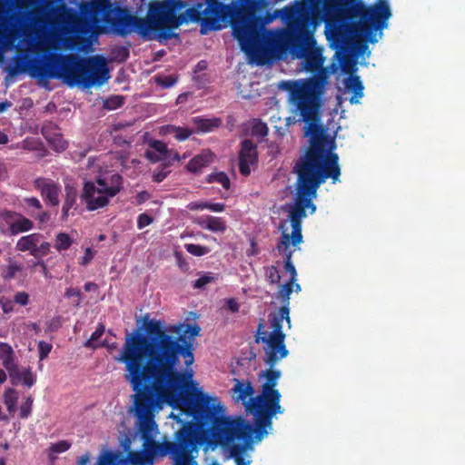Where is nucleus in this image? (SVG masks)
I'll list each match as a JSON object with an SVG mask.
<instances>
[{
    "mask_svg": "<svg viewBox=\"0 0 465 465\" xmlns=\"http://www.w3.org/2000/svg\"><path fill=\"white\" fill-rule=\"evenodd\" d=\"M184 248L190 254L194 256H203L210 252L209 247L199 244L186 243Z\"/></svg>",
    "mask_w": 465,
    "mask_h": 465,
    "instance_id": "ea45409f",
    "label": "nucleus"
},
{
    "mask_svg": "<svg viewBox=\"0 0 465 465\" xmlns=\"http://www.w3.org/2000/svg\"><path fill=\"white\" fill-rule=\"evenodd\" d=\"M35 376L33 374L30 369H25L22 371L21 381L22 383L27 387H32L35 383Z\"/></svg>",
    "mask_w": 465,
    "mask_h": 465,
    "instance_id": "49530a36",
    "label": "nucleus"
},
{
    "mask_svg": "<svg viewBox=\"0 0 465 465\" xmlns=\"http://www.w3.org/2000/svg\"><path fill=\"white\" fill-rule=\"evenodd\" d=\"M156 6L157 2L150 5L145 18L134 15L125 8L114 7L110 3L99 5L97 11L102 19L112 26L114 32L122 37L136 33L144 41L157 40L160 43L179 38V34L172 31L176 27L159 22L157 16L152 12Z\"/></svg>",
    "mask_w": 465,
    "mask_h": 465,
    "instance_id": "0eeeda50",
    "label": "nucleus"
},
{
    "mask_svg": "<svg viewBox=\"0 0 465 465\" xmlns=\"http://www.w3.org/2000/svg\"><path fill=\"white\" fill-rule=\"evenodd\" d=\"M71 448V443L67 440H60L56 443L51 444L48 448V458L54 461L56 459V455L59 453L65 452Z\"/></svg>",
    "mask_w": 465,
    "mask_h": 465,
    "instance_id": "c756f323",
    "label": "nucleus"
},
{
    "mask_svg": "<svg viewBox=\"0 0 465 465\" xmlns=\"http://www.w3.org/2000/svg\"><path fill=\"white\" fill-rule=\"evenodd\" d=\"M127 459L133 465H153V460L143 448L142 451H130Z\"/></svg>",
    "mask_w": 465,
    "mask_h": 465,
    "instance_id": "a878e982",
    "label": "nucleus"
},
{
    "mask_svg": "<svg viewBox=\"0 0 465 465\" xmlns=\"http://www.w3.org/2000/svg\"><path fill=\"white\" fill-rule=\"evenodd\" d=\"M0 305L5 313L11 312L14 308V302L12 301H5L4 298L0 299Z\"/></svg>",
    "mask_w": 465,
    "mask_h": 465,
    "instance_id": "bf43d9fd",
    "label": "nucleus"
},
{
    "mask_svg": "<svg viewBox=\"0 0 465 465\" xmlns=\"http://www.w3.org/2000/svg\"><path fill=\"white\" fill-rule=\"evenodd\" d=\"M71 244L72 239L67 233L59 232L56 235L54 247L56 248L57 251H65L71 246Z\"/></svg>",
    "mask_w": 465,
    "mask_h": 465,
    "instance_id": "c9c22d12",
    "label": "nucleus"
},
{
    "mask_svg": "<svg viewBox=\"0 0 465 465\" xmlns=\"http://www.w3.org/2000/svg\"><path fill=\"white\" fill-rule=\"evenodd\" d=\"M93 258V252L90 248L85 250V254L83 257L82 264H87Z\"/></svg>",
    "mask_w": 465,
    "mask_h": 465,
    "instance_id": "338daca9",
    "label": "nucleus"
},
{
    "mask_svg": "<svg viewBox=\"0 0 465 465\" xmlns=\"http://www.w3.org/2000/svg\"><path fill=\"white\" fill-rule=\"evenodd\" d=\"M169 334L162 320L143 317V325L125 337L117 361L124 364V379L134 392L133 411L143 448L153 461L169 456L173 465H185L191 450L203 440L196 415L206 393L189 391L185 373L178 371L181 358L186 368L194 362V341L201 328L179 323Z\"/></svg>",
    "mask_w": 465,
    "mask_h": 465,
    "instance_id": "f257e3e1",
    "label": "nucleus"
},
{
    "mask_svg": "<svg viewBox=\"0 0 465 465\" xmlns=\"http://www.w3.org/2000/svg\"><path fill=\"white\" fill-rule=\"evenodd\" d=\"M213 156L211 150H203L199 154L190 160L186 165V169L191 173H197L213 162Z\"/></svg>",
    "mask_w": 465,
    "mask_h": 465,
    "instance_id": "a211bd4d",
    "label": "nucleus"
},
{
    "mask_svg": "<svg viewBox=\"0 0 465 465\" xmlns=\"http://www.w3.org/2000/svg\"><path fill=\"white\" fill-rule=\"evenodd\" d=\"M30 71L39 78L62 79L68 86L84 89L101 85L110 78L106 59L102 55L81 57L55 51L29 57L27 54H15L9 73L17 75Z\"/></svg>",
    "mask_w": 465,
    "mask_h": 465,
    "instance_id": "20e7f679",
    "label": "nucleus"
},
{
    "mask_svg": "<svg viewBox=\"0 0 465 465\" xmlns=\"http://www.w3.org/2000/svg\"><path fill=\"white\" fill-rule=\"evenodd\" d=\"M207 209L212 212L220 213V212L224 211L225 204L223 203H208Z\"/></svg>",
    "mask_w": 465,
    "mask_h": 465,
    "instance_id": "052dcab7",
    "label": "nucleus"
},
{
    "mask_svg": "<svg viewBox=\"0 0 465 465\" xmlns=\"http://www.w3.org/2000/svg\"><path fill=\"white\" fill-rule=\"evenodd\" d=\"M210 222L211 225L209 227L211 232L223 233L226 231L227 226L223 218L212 216Z\"/></svg>",
    "mask_w": 465,
    "mask_h": 465,
    "instance_id": "79ce46f5",
    "label": "nucleus"
},
{
    "mask_svg": "<svg viewBox=\"0 0 465 465\" xmlns=\"http://www.w3.org/2000/svg\"><path fill=\"white\" fill-rule=\"evenodd\" d=\"M114 59L124 62L129 57V49L125 46H117L112 50Z\"/></svg>",
    "mask_w": 465,
    "mask_h": 465,
    "instance_id": "c03bdc74",
    "label": "nucleus"
},
{
    "mask_svg": "<svg viewBox=\"0 0 465 465\" xmlns=\"http://www.w3.org/2000/svg\"><path fill=\"white\" fill-rule=\"evenodd\" d=\"M168 173L169 172L166 171L165 168H161L160 170H156L153 172V180L155 183H161L166 178Z\"/></svg>",
    "mask_w": 465,
    "mask_h": 465,
    "instance_id": "864d4df0",
    "label": "nucleus"
},
{
    "mask_svg": "<svg viewBox=\"0 0 465 465\" xmlns=\"http://www.w3.org/2000/svg\"><path fill=\"white\" fill-rule=\"evenodd\" d=\"M236 383L232 389V391L237 393V400L244 401L247 397L252 396L254 392L252 385L251 382L247 381L246 383L240 381L239 380H235Z\"/></svg>",
    "mask_w": 465,
    "mask_h": 465,
    "instance_id": "393cba45",
    "label": "nucleus"
},
{
    "mask_svg": "<svg viewBox=\"0 0 465 465\" xmlns=\"http://www.w3.org/2000/svg\"><path fill=\"white\" fill-rule=\"evenodd\" d=\"M153 219L152 216L148 215L147 213H141L138 215V218H137V227L139 229H143L146 226H148L149 224H151L153 223Z\"/></svg>",
    "mask_w": 465,
    "mask_h": 465,
    "instance_id": "09e8293b",
    "label": "nucleus"
},
{
    "mask_svg": "<svg viewBox=\"0 0 465 465\" xmlns=\"http://www.w3.org/2000/svg\"><path fill=\"white\" fill-rule=\"evenodd\" d=\"M90 30L91 25L87 22H77L74 28L75 35L67 39V47L71 50L82 51L84 45H80V42H82L80 35H86Z\"/></svg>",
    "mask_w": 465,
    "mask_h": 465,
    "instance_id": "6ab92c4d",
    "label": "nucleus"
},
{
    "mask_svg": "<svg viewBox=\"0 0 465 465\" xmlns=\"http://www.w3.org/2000/svg\"><path fill=\"white\" fill-rule=\"evenodd\" d=\"M151 147L154 151L146 152V157L150 161L156 163L169 158V151L167 149V145L163 142L155 140L151 143Z\"/></svg>",
    "mask_w": 465,
    "mask_h": 465,
    "instance_id": "aec40b11",
    "label": "nucleus"
},
{
    "mask_svg": "<svg viewBox=\"0 0 465 465\" xmlns=\"http://www.w3.org/2000/svg\"><path fill=\"white\" fill-rule=\"evenodd\" d=\"M178 80L176 75H162L158 74L154 77V82L157 85L163 88H170L173 86Z\"/></svg>",
    "mask_w": 465,
    "mask_h": 465,
    "instance_id": "f704fd0d",
    "label": "nucleus"
},
{
    "mask_svg": "<svg viewBox=\"0 0 465 465\" xmlns=\"http://www.w3.org/2000/svg\"><path fill=\"white\" fill-rule=\"evenodd\" d=\"M90 461V454L85 453L80 456L77 460V465H87Z\"/></svg>",
    "mask_w": 465,
    "mask_h": 465,
    "instance_id": "69168bd1",
    "label": "nucleus"
},
{
    "mask_svg": "<svg viewBox=\"0 0 465 465\" xmlns=\"http://www.w3.org/2000/svg\"><path fill=\"white\" fill-rule=\"evenodd\" d=\"M35 187L52 206L59 204L60 187L54 182L46 178H37L35 181Z\"/></svg>",
    "mask_w": 465,
    "mask_h": 465,
    "instance_id": "f3484780",
    "label": "nucleus"
},
{
    "mask_svg": "<svg viewBox=\"0 0 465 465\" xmlns=\"http://www.w3.org/2000/svg\"><path fill=\"white\" fill-rule=\"evenodd\" d=\"M5 403L8 407V410H10L11 407L14 406L15 401L16 400V391L14 389L9 388L6 390V391L5 393Z\"/></svg>",
    "mask_w": 465,
    "mask_h": 465,
    "instance_id": "8fccbe9b",
    "label": "nucleus"
},
{
    "mask_svg": "<svg viewBox=\"0 0 465 465\" xmlns=\"http://www.w3.org/2000/svg\"><path fill=\"white\" fill-rule=\"evenodd\" d=\"M78 197V192L77 190L71 185L65 186V199L64 205H66V207L73 208L76 204Z\"/></svg>",
    "mask_w": 465,
    "mask_h": 465,
    "instance_id": "e433bc0d",
    "label": "nucleus"
},
{
    "mask_svg": "<svg viewBox=\"0 0 465 465\" xmlns=\"http://www.w3.org/2000/svg\"><path fill=\"white\" fill-rule=\"evenodd\" d=\"M337 148L333 138H328L322 129V183L331 179L332 183L340 180L341 168L339 163L340 157L335 152Z\"/></svg>",
    "mask_w": 465,
    "mask_h": 465,
    "instance_id": "ddd939ff",
    "label": "nucleus"
},
{
    "mask_svg": "<svg viewBox=\"0 0 465 465\" xmlns=\"http://www.w3.org/2000/svg\"><path fill=\"white\" fill-rule=\"evenodd\" d=\"M166 130L167 134H173L178 141H184L188 139L193 133V131L188 127L175 125H167Z\"/></svg>",
    "mask_w": 465,
    "mask_h": 465,
    "instance_id": "c85d7f7f",
    "label": "nucleus"
},
{
    "mask_svg": "<svg viewBox=\"0 0 465 465\" xmlns=\"http://www.w3.org/2000/svg\"><path fill=\"white\" fill-rule=\"evenodd\" d=\"M292 292H278V298L282 302V306L279 309L277 315H274L271 321L272 331L268 333L265 331L264 322L262 319L257 327L255 341L264 343V361L267 365L274 367L281 360L286 358L289 351L284 343L285 334L282 331V322L285 320L290 325V295Z\"/></svg>",
    "mask_w": 465,
    "mask_h": 465,
    "instance_id": "1a4fd4ad",
    "label": "nucleus"
},
{
    "mask_svg": "<svg viewBox=\"0 0 465 465\" xmlns=\"http://www.w3.org/2000/svg\"><path fill=\"white\" fill-rule=\"evenodd\" d=\"M104 333V326L103 324H99L96 328V330L91 334V337L89 338V340H87L85 342H84V346L86 348H93V349H95L97 348V344H95L94 342L101 338V336Z\"/></svg>",
    "mask_w": 465,
    "mask_h": 465,
    "instance_id": "a19ab883",
    "label": "nucleus"
},
{
    "mask_svg": "<svg viewBox=\"0 0 465 465\" xmlns=\"http://www.w3.org/2000/svg\"><path fill=\"white\" fill-rule=\"evenodd\" d=\"M257 159V145L252 140H243L241 143L239 153V170L241 174L248 176L251 173V165L256 164Z\"/></svg>",
    "mask_w": 465,
    "mask_h": 465,
    "instance_id": "dca6fc26",
    "label": "nucleus"
},
{
    "mask_svg": "<svg viewBox=\"0 0 465 465\" xmlns=\"http://www.w3.org/2000/svg\"><path fill=\"white\" fill-rule=\"evenodd\" d=\"M306 71L313 74L312 78L285 82L290 102L294 106L292 113L299 116L285 119V130L296 123H303V136L308 138L299 159L292 167L297 175L294 194H317L320 186V49L307 52L302 56Z\"/></svg>",
    "mask_w": 465,
    "mask_h": 465,
    "instance_id": "7ed1b4c3",
    "label": "nucleus"
},
{
    "mask_svg": "<svg viewBox=\"0 0 465 465\" xmlns=\"http://www.w3.org/2000/svg\"><path fill=\"white\" fill-rule=\"evenodd\" d=\"M391 15L390 5L384 0L373 5H365L360 0H322L324 35L334 51L329 65H325L326 58L322 54V94L327 78L341 70L348 74L343 78V88L352 94L350 103H360L364 96V84L355 72L359 57L369 47L362 36L367 35L369 42L376 43L373 32L387 27Z\"/></svg>",
    "mask_w": 465,
    "mask_h": 465,
    "instance_id": "f03ea898",
    "label": "nucleus"
},
{
    "mask_svg": "<svg viewBox=\"0 0 465 465\" xmlns=\"http://www.w3.org/2000/svg\"><path fill=\"white\" fill-rule=\"evenodd\" d=\"M33 398L32 396H29L26 398V400L25 401V402L22 403L21 407H20V418L21 419H27L30 414H31V411H32V406H33Z\"/></svg>",
    "mask_w": 465,
    "mask_h": 465,
    "instance_id": "37998d69",
    "label": "nucleus"
},
{
    "mask_svg": "<svg viewBox=\"0 0 465 465\" xmlns=\"http://www.w3.org/2000/svg\"><path fill=\"white\" fill-rule=\"evenodd\" d=\"M263 371L265 377V382L262 384V391H279L275 389L278 383V380L281 377V371L274 370V367H271Z\"/></svg>",
    "mask_w": 465,
    "mask_h": 465,
    "instance_id": "4be33fe9",
    "label": "nucleus"
},
{
    "mask_svg": "<svg viewBox=\"0 0 465 465\" xmlns=\"http://www.w3.org/2000/svg\"><path fill=\"white\" fill-rule=\"evenodd\" d=\"M52 348H53L52 344L48 343L45 341H41L38 342V351H39L40 361L45 360L48 356Z\"/></svg>",
    "mask_w": 465,
    "mask_h": 465,
    "instance_id": "de8ad7c7",
    "label": "nucleus"
},
{
    "mask_svg": "<svg viewBox=\"0 0 465 465\" xmlns=\"http://www.w3.org/2000/svg\"><path fill=\"white\" fill-rule=\"evenodd\" d=\"M22 208L31 217L38 213L43 209V205L40 201L35 197H27L23 199L21 203Z\"/></svg>",
    "mask_w": 465,
    "mask_h": 465,
    "instance_id": "cd10ccee",
    "label": "nucleus"
},
{
    "mask_svg": "<svg viewBox=\"0 0 465 465\" xmlns=\"http://www.w3.org/2000/svg\"><path fill=\"white\" fill-rule=\"evenodd\" d=\"M43 235L40 233H31L21 237L15 245L16 250L20 252H29L36 259H40L50 251V243L43 242Z\"/></svg>",
    "mask_w": 465,
    "mask_h": 465,
    "instance_id": "4468645a",
    "label": "nucleus"
},
{
    "mask_svg": "<svg viewBox=\"0 0 465 465\" xmlns=\"http://www.w3.org/2000/svg\"><path fill=\"white\" fill-rule=\"evenodd\" d=\"M5 370L8 371L12 384L17 385L22 377V371H19L17 364L14 363L11 368Z\"/></svg>",
    "mask_w": 465,
    "mask_h": 465,
    "instance_id": "a18cd8bd",
    "label": "nucleus"
},
{
    "mask_svg": "<svg viewBox=\"0 0 465 465\" xmlns=\"http://www.w3.org/2000/svg\"><path fill=\"white\" fill-rule=\"evenodd\" d=\"M21 213L10 211V210H3L0 212V219L8 225L9 232L12 229V226L15 224V221L19 217Z\"/></svg>",
    "mask_w": 465,
    "mask_h": 465,
    "instance_id": "58836bf2",
    "label": "nucleus"
},
{
    "mask_svg": "<svg viewBox=\"0 0 465 465\" xmlns=\"http://www.w3.org/2000/svg\"><path fill=\"white\" fill-rule=\"evenodd\" d=\"M208 183H218L223 185V187L226 190L230 188V179L228 175L223 172L213 173L207 176Z\"/></svg>",
    "mask_w": 465,
    "mask_h": 465,
    "instance_id": "72a5a7b5",
    "label": "nucleus"
},
{
    "mask_svg": "<svg viewBox=\"0 0 465 465\" xmlns=\"http://www.w3.org/2000/svg\"><path fill=\"white\" fill-rule=\"evenodd\" d=\"M0 360L5 369H9L15 362V351L10 344L0 342Z\"/></svg>",
    "mask_w": 465,
    "mask_h": 465,
    "instance_id": "b1692460",
    "label": "nucleus"
},
{
    "mask_svg": "<svg viewBox=\"0 0 465 465\" xmlns=\"http://www.w3.org/2000/svg\"><path fill=\"white\" fill-rule=\"evenodd\" d=\"M124 459L120 453L112 450H104L98 457L96 465H121Z\"/></svg>",
    "mask_w": 465,
    "mask_h": 465,
    "instance_id": "5701e85b",
    "label": "nucleus"
},
{
    "mask_svg": "<svg viewBox=\"0 0 465 465\" xmlns=\"http://www.w3.org/2000/svg\"><path fill=\"white\" fill-rule=\"evenodd\" d=\"M199 452V447H196L194 450H191L188 455V460L185 462V465H197L195 460L197 454ZM211 465H220L217 461H213Z\"/></svg>",
    "mask_w": 465,
    "mask_h": 465,
    "instance_id": "3c124183",
    "label": "nucleus"
},
{
    "mask_svg": "<svg viewBox=\"0 0 465 465\" xmlns=\"http://www.w3.org/2000/svg\"><path fill=\"white\" fill-rule=\"evenodd\" d=\"M281 398L280 391H262V395L251 398L247 410L254 416L262 417V422L269 421L277 413L284 411L280 404Z\"/></svg>",
    "mask_w": 465,
    "mask_h": 465,
    "instance_id": "f8f14e48",
    "label": "nucleus"
},
{
    "mask_svg": "<svg viewBox=\"0 0 465 465\" xmlns=\"http://www.w3.org/2000/svg\"><path fill=\"white\" fill-rule=\"evenodd\" d=\"M271 153L277 154L280 153V146L276 142H272L269 144Z\"/></svg>",
    "mask_w": 465,
    "mask_h": 465,
    "instance_id": "774afa93",
    "label": "nucleus"
},
{
    "mask_svg": "<svg viewBox=\"0 0 465 465\" xmlns=\"http://www.w3.org/2000/svg\"><path fill=\"white\" fill-rule=\"evenodd\" d=\"M34 228V223L24 215L20 214L9 232L11 235L28 232Z\"/></svg>",
    "mask_w": 465,
    "mask_h": 465,
    "instance_id": "bb28decb",
    "label": "nucleus"
},
{
    "mask_svg": "<svg viewBox=\"0 0 465 465\" xmlns=\"http://www.w3.org/2000/svg\"><path fill=\"white\" fill-rule=\"evenodd\" d=\"M124 104V97L122 95H112L104 102V107L107 110H115Z\"/></svg>",
    "mask_w": 465,
    "mask_h": 465,
    "instance_id": "4c0bfd02",
    "label": "nucleus"
},
{
    "mask_svg": "<svg viewBox=\"0 0 465 465\" xmlns=\"http://www.w3.org/2000/svg\"><path fill=\"white\" fill-rule=\"evenodd\" d=\"M198 275V279H196L193 283V287L195 289L204 288L207 284L215 282L218 276L211 272L205 273L199 272Z\"/></svg>",
    "mask_w": 465,
    "mask_h": 465,
    "instance_id": "473e14b6",
    "label": "nucleus"
},
{
    "mask_svg": "<svg viewBox=\"0 0 465 465\" xmlns=\"http://www.w3.org/2000/svg\"><path fill=\"white\" fill-rule=\"evenodd\" d=\"M237 5L232 6L219 0H205L200 31L203 35L207 30H218V24L230 17L232 35L239 42L242 51L254 56L262 46L265 26L273 20V16L255 15L262 7L259 0H238Z\"/></svg>",
    "mask_w": 465,
    "mask_h": 465,
    "instance_id": "39448f33",
    "label": "nucleus"
},
{
    "mask_svg": "<svg viewBox=\"0 0 465 465\" xmlns=\"http://www.w3.org/2000/svg\"><path fill=\"white\" fill-rule=\"evenodd\" d=\"M15 302L21 305H25L28 302V295L26 292H16Z\"/></svg>",
    "mask_w": 465,
    "mask_h": 465,
    "instance_id": "13d9d810",
    "label": "nucleus"
},
{
    "mask_svg": "<svg viewBox=\"0 0 465 465\" xmlns=\"http://www.w3.org/2000/svg\"><path fill=\"white\" fill-rule=\"evenodd\" d=\"M33 217L37 219L41 223H45L49 221L50 214L47 212L43 211L42 209L41 211H39L38 213L35 214V216Z\"/></svg>",
    "mask_w": 465,
    "mask_h": 465,
    "instance_id": "680f3d73",
    "label": "nucleus"
},
{
    "mask_svg": "<svg viewBox=\"0 0 465 465\" xmlns=\"http://www.w3.org/2000/svg\"><path fill=\"white\" fill-rule=\"evenodd\" d=\"M211 217L212 216H210V215L209 216H205V217H200V218L197 219L196 223L200 227L210 231V227L209 226L211 225V222H210L211 221Z\"/></svg>",
    "mask_w": 465,
    "mask_h": 465,
    "instance_id": "4d7b16f0",
    "label": "nucleus"
},
{
    "mask_svg": "<svg viewBox=\"0 0 465 465\" xmlns=\"http://www.w3.org/2000/svg\"><path fill=\"white\" fill-rule=\"evenodd\" d=\"M186 6L183 0H163L157 2V6L152 11L159 22L165 23L172 27H179L188 22H201L203 15L204 3L197 1L196 4L183 13L177 15Z\"/></svg>",
    "mask_w": 465,
    "mask_h": 465,
    "instance_id": "9d476101",
    "label": "nucleus"
},
{
    "mask_svg": "<svg viewBox=\"0 0 465 465\" xmlns=\"http://www.w3.org/2000/svg\"><path fill=\"white\" fill-rule=\"evenodd\" d=\"M149 198H150V193H147L146 191L138 193L135 197L137 204H142L145 201L149 200Z\"/></svg>",
    "mask_w": 465,
    "mask_h": 465,
    "instance_id": "0e129e2a",
    "label": "nucleus"
},
{
    "mask_svg": "<svg viewBox=\"0 0 465 465\" xmlns=\"http://www.w3.org/2000/svg\"><path fill=\"white\" fill-rule=\"evenodd\" d=\"M317 194H293V203L282 207L283 211L288 213V219L282 221L279 226L282 232L280 241L276 245L279 254L283 256L284 269L289 273L287 282L281 285V291H292L293 282L296 277V270L292 262V255L297 244L302 242V220L306 216V212L314 213L316 205L313 200Z\"/></svg>",
    "mask_w": 465,
    "mask_h": 465,
    "instance_id": "6e6552de",
    "label": "nucleus"
},
{
    "mask_svg": "<svg viewBox=\"0 0 465 465\" xmlns=\"http://www.w3.org/2000/svg\"><path fill=\"white\" fill-rule=\"evenodd\" d=\"M208 203L207 202H192L188 204V209L191 211L203 210L207 209Z\"/></svg>",
    "mask_w": 465,
    "mask_h": 465,
    "instance_id": "6e6d98bb",
    "label": "nucleus"
},
{
    "mask_svg": "<svg viewBox=\"0 0 465 465\" xmlns=\"http://www.w3.org/2000/svg\"><path fill=\"white\" fill-rule=\"evenodd\" d=\"M226 303H227V308L232 312H237L239 311V303L237 302V301L235 299L230 298L226 301Z\"/></svg>",
    "mask_w": 465,
    "mask_h": 465,
    "instance_id": "e2e57ef3",
    "label": "nucleus"
},
{
    "mask_svg": "<svg viewBox=\"0 0 465 465\" xmlns=\"http://www.w3.org/2000/svg\"><path fill=\"white\" fill-rule=\"evenodd\" d=\"M253 133L261 136H266L268 134V127L263 123H259L253 127Z\"/></svg>",
    "mask_w": 465,
    "mask_h": 465,
    "instance_id": "5fc2aeb1",
    "label": "nucleus"
},
{
    "mask_svg": "<svg viewBox=\"0 0 465 465\" xmlns=\"http://www.w3.org/2000/svg\"><path fill=\"white\" fill-rule=\"evenodd\" d=\"M343 103V97L338 94L335 97L333 109L328 108L326 113V102L322 98V117L327 116L325 124L322 123V129L324 130V135L328 138H333L336 141V134L341 126L336 123L334 117L338 114V107Z\"/></svg>",
    "mask_w": 465,
    "mask_h": 465,
    "instance_id": "2eb2a0df",
    "label": "nucleus"
},
{
    "mask_svg": "<svg viewBox=\"0 0 465 465\" xmlns=\"http://www.w3.org/2000/svg\"><path fill=\"white\" fill-rule=\"evenodd\" d=\"M203 409L198 412L196 422L207 430L216 444L230 445V456L236 465H249L245 451L252 447V425L242 418L230 419L220 415L223 406L217 397L206 394Z\"/></svg>",
    "mask_w": 465,
    "mask_h": 465,
    "instance_id": "423d86ee",
    "label": "nucleus"
},
{
    "mask_svg": "<svg viewBox=\"0 0 465 465\" xmlns=\"http://www.w3.org/2000/svg\"><path fill=\"white\" fill-rule=\"evenodd\" d=\"M196 132L208 133L220 126L222 121L219 118L206 119L202 117H193L192 119Z\"/></svg>",
    "mask_w": 465,
    "mask_h": 465,
    "instance_id": "412c9836",
    "label": "nucleus"
},
{
    "mask_svg": "<svg viewBox=\"0 0 465 465\" xmlns=\"http://www.w3.org/2000/svg\"><path fill=\"white\" fill-rule=\"evenodd\" d=\"M122 177L114 174L112 177V185H108L104 179L94 182H84L81 200L85 203L88 211L103 208L109 203L110 198L114 197L121 191Z\"/></svg>",
    "mask_w": 465,
    "mask_h": 465,
    "instance_id": "9b49d317",
    "label": "nucleus"
},
{
    "mask_svg": "<svg viewBox=\"0 0 465 465\" xmlns=\"http://www.w3.org/2000/svg\"><path fill=\"white\" fill-rule=\"evenodd\" d=\"M174 257H175L178 266L183 271H187L189 269V263L187 262V261L185 260V258L183 257V255L181 252H175Z\"/></svg>",
    "mask_w": 465,
    "mask_h": 465,
    "instance_id": "603ef678",
    "label": "nucleus"
},
{
    "mask_svg": "<svg viewBox=\"0 0 465 465\" xmlns=\"http://www.w3.org/2000/svg\"><path fill=\"white\" fill-rule=\"evenodd\" d=\"M23 266L16 262L10 261L6 266L2 268V276L5 280L15 278L18 272H22Z\"/></svg>",
    "mask_w": 465,
    "mask_h": 465,
    "instance_id": "2f4dec72",
    "label": "nucleus"
},
{
    "mask_svg": "<svg viewBox=\"0 0 465 465\" xmlns=\"http://www.w3.org/2000/svg\"><path fill=\"white\" fill-rule=\"evenodd\" d=\"M255 417V427L252 426V436L255 434V439L257 440H261L266 434L267 430L266 428L272 425V420H269V421L262 422V417L260 416H254Z\"/></svg>",
    "mask_w": 465,
    "mask_h": 465,
    "instance_id": "7c9ffc66",
    "label": "nucleus"
}]
</instances>
